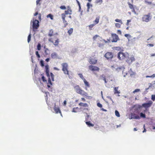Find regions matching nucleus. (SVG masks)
Masks as SVG:
<instances>
[{"label":"nucleus","instance_id":"nucleus-1","mask_svg":"<svg viewBox=\"0 0 155 155\" xmlns=\"http://www.w3.org/2000/svg\"><path fill=\"white\" fill-rule=\"evenodd\" d=\"M74 88L77 93L84 97L86 99H89L90 97L88 96L87 93L82 90L78 85L75 86Z\"/></svg>","mask_w":155,"mask_h":155},{"label":"nucleus","instance_id":"nucleus-2","mask_svg":"<svg viewBox=\"0 0 155 155\" xmlns=\"http://www.w3.org/2000/svg\"><path fill=\"white\" fill-rule=\"evenodd\" d=\"M72 10L71 8L69 6H68L67 7V10L65 11L64 13H62L61 14V18L64 25V27H66L68 25L67 21L65 20L66 15L68 14L70 15L72 14Z\"/></svg>","mask_w":155,"mask_h":155},{"label":"nucleus","instance_id":"nucleus-3","mask_svg":"<svg viewBox=\"0 0 155 155\" xmlns=\"http://www.w3.org/2000/svg\"><path fill=\"white\" fill-rule=\"evenodd\" d=\"M151 14L149 13L147 15H143L141 19L143 21L147 22L151 20Z\"/></svg>","mask_w":155,"mask_h":155},{"label":"nucleus","instance_id":"nucleus-4","mask_svg":"<svg viewBox=\"0 0 155 155\" xmlns=\"http://www.w3.org/2000/svg\"><path fill=\"white\" fill-rule=\"evenodd\" d=\"M62 67V70L64 74L69 75V71H68V65L66 63H63L61 64Z\"/></svg>","mask_w":155,"mask_h":155},{"label":"nucleus","instance_id":"nucleus-5","mask_svg":"<svg viewBox=\"0 0 155 155\" xmlns=\"http://www.w3.org/2000/svg\"><path fill=\"white\" fill-rule=\"evenodd\" d=\"M48 41L53 44L55 46H58L59 42V39L57 37H55L53 38H50Z\"/></svg>","mask_w":155,"mask_h":155},{"label":"nucleus","instance_id":"nucleus-6","mask_svg":"<svg viewBox=\"0 0 155 155\" xmlns=\"http://www.w3.org/2000/svg\"><path fill=\"white\" fill-rule=\"evenodd\" d=\"M128 55L129 54L127 53L119 52L118 53L117 58L119 60H122L127 58Z\"/></svg>","mask_w":155,"mask_h":155},{"label":"nucleus","instance_id":"nucleus-7","mask_svg":"<svg viewBox=\"0 0 155 155\" xmlns=\"http://www.w3.org/2000/svg\"><path fill=\"white\" fill-rule=\"evenodd\" d=\"M113 54L111 52H107L104 55V57L108 60H111L113 57Z\"/></svg>","mask_w":155,"mask_h":155},{"label":"nucleus","instance_id":"nucleus-8","mask_svg":"<svg viewBox=\"0 0 155 155\" xmlns=\"http://www.w3.org/2000/svg\"><path fill=\"white\" fill-rule=\"evenodd\" d=\"M89 69L91 71H99L100 70V68L98 67L93 65H90L89 66Z\"/></svg>","mask_w":155,"mask_h":155},{"label":"nucleus","instance_id":"nucleus-9","mask_svg":"<svg viewBox=\"0 0 155 155\" xmlns=\"http://www.w3.org/2000/svg\"><path fill=\"white\" fill-rule=\"evenodd\" d=\"M39 21L35 19L33 21V29H37L39 27Z\"/></svg>","mask_w":155,"mask_h":155},{"label":"nucleus","instance_id":"nucleus-10","mask_svg":"<svg viewBox=\"0 0 155 155\" xmlns=\"http://www.w3.org/2000/svg\"><path fill=\"white\" fill-rule=\"evenodd\" d=\"M111 37L112 38V42H116L119 39L118 36L116 34H111Z\"/></svg>","mask_w":155,"mask_h":155},{"label":"nucleus","instance_id":"nucleus-11","mask_svg":"<svg viewBox=\"0 0 155 155\" xmlns=\"http://www.w3.org/2000/svg\"><path fill=\"white\" fill-rule=\"evenodd\" d=\"M153 102L150 101L147 103H143L142 104V106L146 108L150 107L153 104Z\"/></svg>","mask_w":155,"mask_h":155},{"label":"nucleus","instance_id":"nucleus-12","mask_svg":"<svg viewBox=\"0 0 155 155\" xmlns=\"http://www.w3.org/2000/svg\"><path fill=\"white\" fill-rule=\"evenodd\" d=\"M127 57V58L126 60V61L129 64L135 61V59L134 56H132L130 57Z\"/></svg>","mask_w":155,"mask_h":155},{"label":"nucleus","instance_id":"nucleus-13","mask_svg":"<svg viewBox=\"0 0 155 155\" xmlns=\"http://www.w3.org/2000/svg\"><path fill=\"white\" fill-rule=\"evenodd\" d=\"M127 4L128 5L130 9H131L132 12L134 13H136V11L135 10V8L136 7L135 6H134L133 5L130 3L129 2H127Z\"/></svg>","mask_w":155,"mask_h":155},{"label":"nucleus","instance_id":"nucleus-14","mask_svg":"<svg viewBox=\"0 0 155 155\" xmlns=\"http://www.w3.org/2000/svg\"><path fill=\"white\" fill-rule=\"evenodd\" d=\"M97 62V59L95 57L91 58L89 61L90 63L92 64H96Z\"/></svg>","mask_w":155,"mask_h":155},{"label":"nucleus","instance_id":"nucleus-15","mask_svg":"<svg viewBox=\"0 0 155 155\" xmlns=\"http://www.w3.org/2000/svg\"><path fill=\"white\" fill-rule=\"evenodd\" d=\"M45 71H46V74H47V76L48 77V83H49L51 85H52V83L51 82V78H50V76L49 73V69H46Z\"/></svg>","mask_w":155,"mask_h":155},{"label":"nucleus","instance_id":"nucleus-16","mask_svg":"<svg viewBox=\"0 0 155 155\" xmlns=\"http://www.w3.org/2000/svg\"><path fill=\"white\" fill-rule=\"evenodd\" d=\"M56 35H58V33H56L55 34H54V33L53 30V29H50L49 30L48 34V36L51 37Z\"/></svg>","mask_w":155,"mask_h":155},{"label":"nucleus","instance_id":"nucleus-17","mask_svg":"<svg viewBox=\"0 0 155 155\" xmlns=\"http://www.w3.org/2000/svg\"><path fill=\"white\" fill-rule=\"evenodd\" d=\"M45 49L44 52L46 55H48L50 54V50L48 48L45 47V46L44 47Z\"/></svg>","mask_w":155,"mask_h":155},{"label":"nucleus","instance_id":"nucleus-18","mask_svg":"<svg viewBox=\"0 0 155 155\" xmlns=\"http://www.w3.org/2000/svg\"><path fill=\"white\" fill-rule=\"evenodd\" d=\"M54 110L56 114H58V113H59L61 115V112L59 107H56L55 106L54 108Z\"/></svg>","mask_w":155,"mask_h":155},{"label":"nucleus","instance_id":"nucleus-19","mask_svg":"<svg viewBox=\"0 0 155 155\" xmlns=\"http://www.w3.org/2000/svg\"><path fill=\"white\" fill-rule=\"evenodd\" d=\"M58 54L55 52H53L51 54V58L52 59H55L58 58Z\"/></svg>","mask_w":155,"mask_h":155},{"label":"nucleus","instance_id":"nucleus-20","mask_svg":"<svg viewBox=\"0 0 155 155\" xmlns=\"http://www.w3.org/2000/svg\"><path fill=\"white\" fill-rule=\"evenodd\" d=\"M99 79L103 80L105 83H107V81L106 80L104 74H102L100 76Z\"/></svg>","mask_w":155,"mask_h":155},{"label":"nucleus","instance_id":"nucleus-21","mask_svg":"<svg viewBox=\"0 0 155 155\" xmlns=\"http://www.w3.org/2000/svg\"><path fill=\"white\" fill-rule=\"evenodd\" d=\"M118 87H114V94H119L120 93V91H118Z\"/></svg>","mask_w":155,"mask_h":155},{"label":"nucleus","instance_id":"nucleus-22","mask_svg":"<svg viewBox=\"0 0 155 155\" xmlns=\"http://www.w3.org/2000/svg\"><path fill=\"white\" fill-rule=\"evenodd\" d=\"M78 105L80 106L84 107H87L88 106V104L86 103H83L82 102H80L79 104Z\"/></svg>","mask_w":155,"mask_h":155},{"label":"nucleus","instance_id":"nucleus-23","mask_svg":"<svg viewBox=\"0 0 155 155\" xmlns=\"http://www.w3.org/2000/svg\"><path fill=\"white\" fill-rule=\"evenodd\" d=\"M99 19L100 17L99 16L97 17L95 20L94 21V24L95 25L97 24L99 22Z\"/></svg>","mask_w":155,"mask_h":155},{"label":"nucleus","instance_id":"nucleus-24","mask_svg":"<svg viewBox=\"0 0 155 155\" xmlns=\"http://www.w3.org/2000/svg\"><path fill=\"white\" fill-rule=\"evenodd\" d=\"M145 2L148 5H151L152 6L155 5V3H153L151 2H149L147 0H145Z\"/></svg>","mask_w":155,"mask_h":155},{"label":"nucleus","instance_id":"nucleus-25","mask_svg":"<svg viewBox=\"0 0 155 155\" xmlns=\"http://www.w3.org/2000/svg\"><path fill=\"white\" fill-rule=\"evenodd\" d=\"M83 81L85 84V85L87 87H90V84H89L88 82L85 79H84L83 80Z\"/></svg>","mask_w":155,"mask_h":155},{"label":"nucleus","instance_id":"nucleus-26","mask_svg":"<svg viewBox=\"0 0 155 155\" xmlns=\"http://www.w3.org/2000/svg\"><path fill=\"white\" fill-rule=\"evenodd\" d=\"M73 29L72 28H70L68 31V33L69 35H71L73 33Z\"/></svg>","mask_w":155,"mask_h":155},{"label":"nucleus","instance_id":"nucleus-27","mask_svg":"<svg viewBox=\"0 0 155 155\" xmlns=\"http://www.w3.org/2000/svg\"><path fill=\"white\" fill-rule=\"evenodd\" d=\"M86 123L89 127H93L94 126V124L91 123L90 121L86 122Z\"/></svg>","mask_w":155,"mask_h":155},{"label":"nucleus","instance_id":"nucleus-28","mask_svg":"<svg viewBox=\"0 0 155 155\" xmlns=\"http://www.w3.org/2000/svg\"><path fill=\"white\" fill-rule=\"evenodd\" d=\"M78 107H74L73 109L72 112H77L79 111Z\"/></svg>","mask_w":155,"mask_h":155},{"label":"nucleus","instance_id":"nucleus-29","mask_svg":"<svg viewBox=\"0 0 155 155\" xmlns=\"http://www.w3.org/2000/svg\"><path fill=\"white\" fill-rule=\"evenodd\" d=\"M133 118L135 119H140L139 116L138 115H136V114H134L133 115Z\"/></svg>","mask_w":155,"mask_h":155},{"label":"nucleus","instance_id":"nucleus-30","mask_svg":"<svg viewBox=\"0 0 155 155\" xmlns=\"http://www.w3.org/2000/svg\"><path fill=\"white\" fill-rule=\"evenodd\" d=\"M95 25L94 23L93 24L90 25H89L88 26L89 29L90 30H92V28H93V27Z\"/></svg>","mask_w":155,"mask_h":155},{"label":"nucleus","instance_id":"nucleus-31","mask_svg":"<svg viewBox=\"0 0 155 155\" xmlns=\"http://www.w3.org/2000/svg\"><path fill=\"white\" fill-rule=\"evenodd\" d=\"M47 18L49 17L51 18V20H53V16L51 14H49L48 15H47Z\"/></svg>","mask_w":155,"mask_h":155},{"label":"nucleus","instance_id":"nucleus-32","mask_svg":"<svg viewBox=\"0 0 155 155\" xmlns=\"http://www.w3.org/2000/svg\"><path fill=\"white\" fill-rule=\"evenodd\" d=\"M87 10L88 11L90 8V7H92V5L90 3H88L87 4Z\"/></svg>","mask_w":155,"mask_h":155},{"label":"nucleus","instance_id":"nucleus-33","mask_svg":"<svg viewBox=\"0 0 155 155\" xmlns=\"http://www.w3.org/2000/svg\"><path fill=\"white\" fill-rule=\"evenodd\" d=\"M115 115L117 117H120V115L119 112L117 110L115 111Z\"/></svg>","mask_w":155,"mask_h":155},{"label":"nucleus","instance_id":"nucleus-34","mask_svg":"<svg viewBox=\"0 0 155 155\" xmlns=\"http://www.w3.org/2000/svg\"><path fill=\"white\" fill-rule=\"evenodd\" d=\"M41 0H37L36 1V5L37 6H40L41 5V3H40V1Z\"/></svg>","mask_w":155,"mask_h":155},{"label":"nucleus","instance_id":"nucleus-35","mask_svg":"<svg viewBox=\"0 0 155 155\" xmlns=\"http://www.w3.org/2000/svg\"><path fill=\"white\" fill-rule=\"evenodd\" d=\"M31 35L30 34L28 35V43L30 41H31Z\"/></svg>","mask_w":155,"mask_h":155},{"label":"nucleus","instance_id":"nucleus-36","mask_svg":"<svg viewBox=\"0 0 155 155\" xmlns=\"http://www.w3.org/2000/svg\"><path fill=\"white\" fill-rule=\"evenodd\" d=\"M77 2V3L79 6V10L80 11L81 9V5H80V3L79 2L78 0H76Z\"/></svg>","mask_w":155,"mask_h":155},{"label":"nucleus","instance_id":"nucleus-37","mask_svg":"<svg viewBox=\"0 0 155 155\" xmlns=\"http://www.w3.org/2000/svg\"><path fill=\"white\" fill-rule=\"evenodd\" d=\"M140 117L143 118H145L146 115L145 114H143V113H140Z\"/></svg>","mask_w":155,"mask_h":155},{"label":"nucleus","instance_id":"nucleus-38","mask_svg":"<svg viewBox=\"0 0 155 155\" xmlns=\"http://www.w3.org/2000/svg\"><path fill=\"white\" fill-rule=\"evenodd\" d=\"M115 26L118 28H120L121 26V24L118 23H116L115 24Z\"/></svg>","mask_w":155,"mask_h":155},{"label":"nucleus","instance_id":"nucleus-39","mask_svg":"<svg viewBox=\"0 0 155 155\" xmlns=\"http://www.w3.org/2000/svg\"><path fill=\"white\" fill-rule=\"evenodd\" d=\"M140 91V89H137L135 90L133 92V93L134 94L136 92H139Z\"/></svg>","mask_w":155,"mask_h":155},{"label":"nucleus","instance_id":"nucleus-40","mask_svg":"<svg viewBox=\"0 0 155 155\" xmlns=\"http://www.w3.org/2000/svg\"><path fill=\"white\" fill-rule=\"evenodd\" d=\"M79 75V76L83 80H84V79H85L83 75L82 74H78Z\"/></svg>","mask_w":155,"mask_h":155},{"label":"nucleus","instance_id":"nucleus-41","mask_svg":"<svg viewBox=\"0 0 155 155\" xmlns=\"http://www.w3.org/2000/svg\"><path fill=\"white\" fill-rule=\"evenodd\" d=\"M115 21L117 22H120L121 23V24H122V21L121 20L118 19H117L115 20Z\"/></svg>","mask_w":155,"mask_h":155},{"label":"nucleus","instance_id":"nucleus-42","mask_svg":"<svg viewBox=\"0 0 155 155\" xmlns=\"http://www.w3.org/2000/svg\"><path fill=\"white\" fill-rule=\"evenodd\" d=\"M51 80L52 81H54V74L51 73Z\"/></svg>","mask_w":155,"mask_h":155},{"label":"nucleus","instance_id":"nucleus-43","mask_svg":"<svg viewBox=\"0 0 155 155\" xmlns=\"http://www.w3.org/2000/svg\"><path fill=\"white\" fill-rule=\"evenodd\" d=\"M99 37V36L98 35H94V36L93 38L94 40H95L96 39V38L97 37Z\"/></svg>","mask_w":155,"mask_h":155},{"label":"nucleus","instance_id":"nucleus-44","mask_svg":"<svg viewBox=\"0 0 155 155\" xmlns=\"http://www.w3.org/2000/svg\"><path fill=\"white\" fill-rule=\"evenodd\" d=\"M41 45L39 43L37 45V49L38 50H41Z\"/></svg>","mask_w":155,"mask_h":155},{"label":"nucleus","instance_id":"nucleus-45","mask_svg":"<svg viewBox=\"0 0 155 155\" xmlns=\"http://www.w3.org/2000/svg\"><path fill=\"white\" fill-rule=\"evenodd\" d=\"M155 77V74H153L151 76H146V78H154Z\"/></svg>","mask_w":155,"mask_h":155},{"label":"nucleus","instance_id":"nucleus-46","mask_svg":"<svg viewBox=\"0 0 155 155\" xmlns=\"http://www.w3.org/2000/svg\"><path fill=\"white\" fill-rule=\"evenodd\" d=\"M60 8L61 9H63V10H64L65 9H66V8L65 7V6L64 5H61V6L60 7Z\"/></svg>","mask_w":155,"mask_h":155},{"label":"nucleus","instance_id":"nucleus-47","mask_svg":"<svg viewBox=\"0 0 155 155\" xmlns=\"http://www.w3.org/2000/svg\"><path fill=\"white\" fill-rule=\"evenodd\" d=\"M151 99L153 101L155 100V95H152L151 96Z\"/></svg>","mask_w":155,"mask_h":155},{"label":"nucleus","instance_id":"nucleus-48","mask_svg":"<svg viewBox=\"0 0 155 155\" xmlns=\"http://www.w3.org/2000/svg\"><path fill=\"white\" fill-rule=\"evenodd\" d=\"M35 54L37 55V57L38 58H40V55L39 54L38 52V51H36L35 52Z\"/></svg>","mask_w":155,"mask_h":155},{"label":"nucleus","instance_id":"nucleus-49","mask_svg":"<svg viewBox=\"0 0 155 155\" xmlns=\"http://www.w3.org/2000/svg\"><path fill=\"white\" fill-rule=\"evenodd\" d=\"M97 105L98 107H99L101 108L102 107V105L100 104V103H98L97 104Z\"/></svg>","mask_w":155,"mask_h":155},{"label":"nucleus","instance_id":"nucleus-50","mask_svg":"<svg viewBox=\"0 0 155 155\" xmlns=\"http://www.w3.org/2000/svg\"><path fill=\"white\" fill-rule=\"evenodd\" d=\"M41 65L42 67H43L44 66V63L43 61L41 60L40 61Z\"/></svg>","mask_w":155,"mask_h":155},{"label":"nucleus","instance_id":"nucleus-51","mask_svg":"<svg viewBox=\"0 0 155 155\" xmlns=\"http://www.w3.org/2000/svg\"><path fill=\"white\" fill-rule=\"evenodd\" d=\"M96 3H101L102 2V0H96Z\"/></svg>","mask_w":155,"mask_h":155},{"label":"nucleus","instance_id":"nucleus-52","mask_svg":"<svg viewBox=\"0 0 155 155\" xmlns=\"http://www.w3.org/2000/svg\"><path fill=\"white\" fill-rule=\"evenodd\" d=\"M42 79L43 81L44 82H46L47 81L45 79V78L44 76H43L42 77Z\"/></svg>","mask_w":155,"mask_h":155},{"label":"nucleus","instance_id":"nucleus-53","mask_svg":"<svg viewBox=\"0 0 155 155\" xmlns=\"http://www.w3.org/2000/svg\"><path fill=\"white\" fill-rule=\"evenodd\" d=\"M124 36L126 37H130L131 35L129 34H126L124 35Z\"/></svg>","mask_w":155,"mask_h":155},{"label":"nucleus","instance_id":"nucleus-54","mask_svg":"<svg viewBox=\"0 0 155 155\" xmlns=\"http://www.w3.org/2000/svg\"><path fill=\"white\" fill-rule=\"evenodd\" d=\"M66 104H67V102H66V101L65 100L63 103V104L64 106H65L66 105Z\"/></svg>","mask_w":155,"mask_h":155},{"label":"nucleus","instance_id":"nucleus-55","mask_svg":"<svg viewBox=\"0 0 155 155\" xmlns=\"http://www.w3.org/2000/svg\"><path fill=\"white\" fill-rule=\"evenodd\" d=\"M81 100L84 102H85L86 101V100L84 98V97H82L81 98Z\"/></svg>","mask_w":155,"mask_h":155},{"label":"nucleus","instance_id":"nucleus-56","mask_svg":"<svg viewBox=\"0 0 155 155\" xmlns=\"http://www.w3.org/2000/svg\"><path fill=\"white\" fill-rule=\"evenodd\" d=\"M147 45L150 47H153L154 46V45L152 44H148Z\"/></svg>","mask_w":155,"mask_h":155},{"label":"nucleus","instance_id":"nucleus-57","mask_svg":"<svg viewBox=\"0 0 155 155\" xmlns=\"http://www.w3.org/2000/svg\"><path fill=\"white\" fill-rule=\"evenodd\" d=\"M130 22V20H127V24H126V25H129V22Z\"/></svg>","mask_w":155,"mask_h":155},{"label":"nucleus","instance_id":"nucleus-58","mask_svg":"<svg viewBox=\"0 0 155 155\" xmlns=\"http://www.w3.org/2000/svg\"><path fill=\"white\" fill-rule=\"evenodd\" d=\"M117 33L120 35L121 34V32L120 30H118L117 31Z\"/></svg>","mask_w":155,"mask_h":155},{"label":"nucleus","instance_id":"nucleus-59","mask_svg":"<svg viewBox=\"0 0 155 155\" xmlns=\"http://www.w3.org/2000/svg\"><path fill=\"white\" fill-rule=\"evenodd\" d=\"M149 87L147 89H148L149 88L151 87L152 86V84L151 83H149Z\"/></svg>","mask_w":155,"mask_h":155},{"label":"nucleus","instance_id":"nucleus-60","mask_svg":"<svg viewBox=\"0 0 155 155\" xmlns=\"http://www.w3.org/2000/svg\"><path fill=\"white\" fill-rule=\"evenodd\" d=\"M145 125H144V126H143V127L144 128V130H143V133H144V132H146V129L145 128Z\"/></svg>","mask_w":155,"mask_h":155},{"label":"nucleus","instance_id":"nucleus-61","mask_svg":"<svg viewBox=\"0 0 155 155\" xmlns=\"http://www.w3.org/2000/svg\"><path fill=\"white\" fill-rule=\"evenodd\" d=\"M41 14H39V16H38L39 19L40 20L41 19Z\"/></svg>","mask_w":155,"mask_h":155},{"label":"nucleus","instance_id":"nucleus-62","mask_svg":"<svg viewBox=\"0 0 155 155\" xmlns=\"http://www.w3.org/2000/svg\"><path fill=\"white\" fill-rule=\"evenodd\" d=\"M54 70H57V71H59V69L58 68H56V67L54 68Z\"/></svg>","mask_w":155,"mask_h":155},{"label":"nucleus","instance_id":"nucleus-63","mask_svg":"<svg viewBox=\"0 0 155 155\" xmlns=\"http://www.w3.org/2000/svg\"><path fill=\"white\" fill-rule=\"evenodd\" d=\"M45 67L46 69H48V65H46Z\"/></svg>","mask_w":155,"mask_h":155},{"label":"nucleus","instance_id":"nucleus-64","mask_svg":"<svg viewBox=\"0 0 155 155\" xmlns=\"http://www.w3.org/2000/svg\"><path fill=\"white\" fill-rule=\"evenodd\" d=\"M38 12H36L34 14V15L35 16H36V15H37L38 14Z\"/></svg>","mask_w":155,"mask_h":155}]
</instances>
